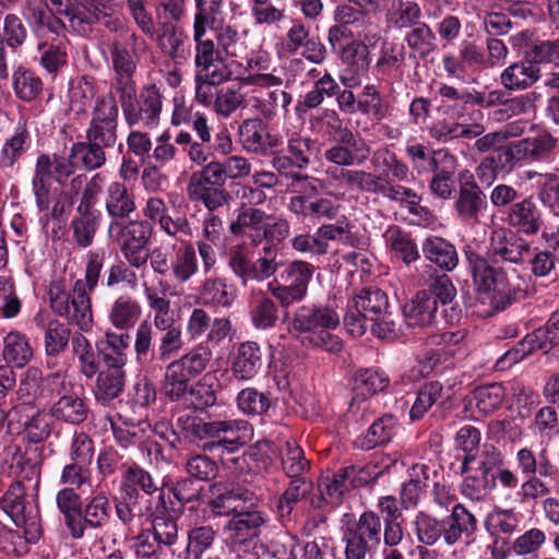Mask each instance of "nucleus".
<instances>
[{
	"instance_id": "obj_1",
	"label": "nucleus",
	"mask_w": 559,
	"mask_h": 559,
	"mask_svg": "<svg viewBox=\"0 0 559 559\" xmlns=\"http://www.w3.org/2000/svg\"><path fill=\"white\" fill-rule=\"evenodd\" d=\"M462 251L474 292L489 306V314L504 311L519 299L522 289L510 283L504 263L521 265L528 260L531 245L522 235L500 228L486 253L476 241L465 243Z\"/></svg>"
},
{
	"instance_id": "obj_2",
	"label": "nucleus",
	"mask_w": 559,
	"mask_h": 559,
	"mask_svg": "<svg viewBox=\"0 0 559 559\" xmlns=\"http://www.w3.org/2000/svg\"><path fill=\"white\" fill-rule=\"evenodd\" d=\"M343 320L347 332L355 337L364 335L368 328L381 340L392 341L401 333L386 293L374 286L364 287L348 300Z\"/></svg>"
},
{
	"instance_id": "obj_3",
	"label": "nucleus",
	"mask_w": 559,
	"mask_h": 559,
	"mask_svg": "<svg viewBox=\"0 0 559 559\" xmlns=\"http://www.w3.org/2000/svg\"><path fill=\"white\" fill-rule=\"evenodd\" d=\"M413 171L419 177H431L429 189L435 197L450 200L455 193L459 158L449 148H430L421 143L405 147Z\"/></svg>"
},
{
	"instance_id": "obj_4",
	"label": "nucleus",
	"mask_w": 559,
	"mask_h": 559,
	"mask_svg": "<svg viewBox=\"0 0 559 559\" xmlns=\"http://www.w3.org/2000/svg\"><path fill=\"white\" fill-rule=\"evenodd\" d=\"M212 357L207 347H198L170 361L164 373L160 393L171 403L182 406L191 388V380L200 376Z\"/></svg>"
},
{
	"instance_id": "obj_5",
	"label": "nucleus",
	"mask_w": 559,
	"mask_h": 559,
	"mask_svg": "<svg viewBox=\"0 0 559 559\" xmlns=\"http://www.w3.org/2000/svg\"><path fill=\"white\" fill-rule=\"evenodd\" d=\"M118 124L88 123L85 130V141H78L70 147V157L80 162L87 170L102 168L106 160V148H111L118 140Z\"/></svg>"
},
{
	"instance_id": "obj_6",
	"label": "nucleus",
	"mask_w": 559,
	"mask_h": 559,
	"mask_svg": "<svg viewBox=\"0 0 559 559\" xmlns=\"http://www.w3.org/2000/svg\"><path fill=\"white\" fill-rule=\"evenodd\" d=\"M0 508L22 527L28 542L37 543L43 536L39 507L26 500V488L21 480H13L0 497Z\"/></svg>"
},
{
	"instance_id": "obj_7",
	"label": "nucleus",
	"mask_w": 559,
	"mask_h": 559,
	"mask_svg": "<svg viewBox=\"0 0 559 559\" xmlns=\"http://www.w3.org/2000/svg\"><path fill=\"white\" fill-rule=\"evenodd\" d=\"M108 234L118 242L126 260L134 267H142L150 257L148 241L152 226L146 221L129 219L127 222L110 221Z\"/></svg>"
},
{
	"instance_id": "obj_8",
	"label": "nucleus",
	"mask_w": 559,
	"mask_h": 559,
	"mask_svg": "<svg viewBox=\"0 0 559 559\" xmlns=\"http://www.w3.org/2000/svg\"><path fill=\"white\" fill-rule=\"evenodd\" d=\"M381 535V519L372 510H365L358 520L348 521L344 532L346 559H366L380 545Z\"/></svg>"
},
{
	"instance_id": "obj_9",
	"label": "nucleus",
	"mask_w": 559,
	"mask_h": 559,
	"mask_svg": "<svg viewBox=\"0 0 559 559\" xmlns=\"http://www.w3.org/2000/svg\"><path fill=\"white\" fill-rule=\"evenodd\" d=\"M313 271V265L308 262H290L281 272L278 280L267 284L269 290L283 307H288L305 298Z\"/></svg>"
},
{
	"instance_id": "obj_10",
	"label": "nucleus",
	"mask_w": 559,
	"mask_h": 559,
	"mask_svg": "<svg viewBox=\"0 0 559 559\" xmlns=\"http://www.w3.org/2000/svg\"><path fill=\"white\" fill-rule=\"evenodd\" d=\"M504 465V456L500 449L491 443H484L478 451L479 475H466L461 484V492L472 501L485 499V488L493 486V477Z\"/></svg>"
},
{
	"instance_id": "obj_11",
	"label": "nucleus",
	"mask_w": 559,
	"mask_h": 559,
	"mask_svg": "<svg viewBox=\"0 0 559 559\" xmlns=\"http://www.w3.org/2000/svg\"><path fill=\"white\" fill-rule=\"evenodd\" d=\"M122 467L120 492L128 496L131 503L140 501L147 507H154L160 496L165 498L164 487H159L152 474L140 464L132 462L123 464Z\"/></svg>"
},
{
	"instance_id": "obj_12",
	"label": "nucleus",
	"mask_w": 559,
	"mask_h": 559,
	"mask_svg": "<svg viewBox=\"0 0 559 559\" xmlns=\"http://www.w3.org/2000/svg\"><path fill=\"white\" fill-rule=\"evenodd\" d=\"M160 88L155 84L144 85L134 99L122 107L126 122L132 127L142 122L145 127L153 128L158 124L163 107Z\"/></svg>"
},
{
	"instance_id": "obj_13",
	"label": "nucleus",
	"mask_w": 559,
	"mask_h": 559,
	"mask_svg": "<svg viewBox=\"0 0 559 559\" xmlns=\"http://www.w3.org/2000/svg\"><path fill=\"white\" fill-rule=\"evenodd\" d=\"M176 425L187 442L203 451L212 453L218 451L221 419L185 414L177 418Z\"/></svg>"
},
{
	"instance_id": "obj_14",
	"label": "nucleus",
	"mask_w": 559,
	"mask_h": 559,
	"mask_svg": "<svg viewBox=\"0 0 559 559\" xmlns=\"http://www.w3.org/2000/svg\"><path fill=\"white\" fill-rule=\"evenodd\" d=\"M340 314L330 305H302L294 313L292 328L298 333V338L319 333L325 329H336L340 325Z\"/></svg>"
},
{
	"instance_id": "obj_15",
	"label": "nucleus",
	"mask_w": 559,
	"mask_h": 559,
	"mask_svg": "<svg viewBox=\"0 0 559 559\" xmlns=\"http://www.w3.org/2000/svg\"><path fill=\"white\" fill-rule=\"evenodd\" d=\"M457 179L460 185L454 209L459 217L467 222H479V217L488 207L487 195L469 170L460 171Z\"/></svg>"
},
{
	"instance_id": "obj_16",
	"label": "nucleus",
	"mask_w": 559,
	"mask_h": 559,
	"mask_svg": "<svg viewBox=\"0 0 559 559\" xmlns=\"http://www.w3.org/2000/svg\"><path fill=\"white\" fill-rule=\"evenodd\" d=\"M507 229L519 235L536 236L544 226V214L533 195L516 201L504 212Z\"/></svg>"
},
{
	"instance_id": "obj_17",
	"label": "nucleus",
	"mask_w": 559,
	"mask_h": 559,
	"mask_svg": "<svg viewBox=\"0 0 559 559\" xmlns=\"http://www.w3.org/2000/svg\"><path fill=\"white\" fill-rule=\"evenodd\" d=\"M515 141L500 145L486 155L476 168L481 183L491 185L498 177L504 178L521 164Z\"/></svg>"
},
{
	"instance_id": "obj_18",
	"label": "nucleus",
	"mask_w": 559,
	"mask_h": 559,
	"mask_svg": "<svg viewBox=\"0 0 559 559\" xmlns=\"http://www.w3.org/2000/svg\"><path fill=\"white\" fill-rule=\"evenodd\" d=\"M535 47L532 41L525 45L523 59L507 67L501 75V84L510 91L526 90L542 76L540 64L544 62L533 57Z\"/></svg>"
},
{
	"instance_id": "obj_19",
	"label": "nucleus",
	"mask_w": 559,
	"mask_h": 559,
	"mask_svg": "<svg viewBox=\"0 0 559 559\" xmlns=\"http://www.w3.org/2000/svg\"><path fill=\"white\" fill-rule=\"evenodd\" d=\"M239 135L243 147L254 154H276L283 144L281 138L271 133L267 124L259 118L245 120L239 128Z\"/></svg>"
},
{
	"instance_id": "obj_20",
	"label": "nucleus",
	"mask_w": 559,
	"mask_h": 559,
	"mask_svg": "<svg viewBox=\"0 0 559 559\" xmlns=\"http://www.w3.org/2000/svg\"><path fill=\"white\" fill-rule=\"evenodd\" d=\"M515 144L521 163L549 164L559 152L557 138L546 130L516 140Z\"/></svg>"
},
{
	"instance_id": "obj_21",
	"label": "nucleus",
	"mask_w": 559,
	"mask_h": 559,
	"mask_svg": "<svg viewBox=\"0 0 559 559\" xmlns=\"http://www.w3.org/2000/svg\"><path fill=\"white\" fill-rule=\"evenodd\" d=\"M53 12L49 3L43 0H27L22 11L24 19L37 36L51 34L64 37L67 26Z\"/></svg>"
},
{
	"instance_id": "obj_22",
	"label": "nucleus",
	"mask_w": 559,
	"mask_h": 559,
	"mask_svg": "<svg viewBox=\"0 0 559 559\" xmlns=\"http://www.w3.org/2000/svg\"><path fill=\"white\" fill-rule=\"evenodd\" d=\"M112 508L106 492L99 491L84 501L75 540L83 539L87 531H103L110 523Z\"/></svg>"
},
{
	"instance_id": "obj_23",
	"label": "nucleus",
	"mask_w": 559,
	"mask_h": 559,
	"mask_svg": "<svg viewBox=\"0 0 559 559\" xmlns=\"http://www.w3.org/2000/svg\"><path fill=\"white\" fill-rule=\"evenodd\" d=\"M64 377L59 372L49 373L41 377V372L36 368H29L24 379L20 381L17 389V400L32 409L40 408V401L45 397V390L63 384Z\"/></svg>"
},
{
	"instance_id": "obj_24",
	"label": "nucleus",
	"mask_w": 559,
	"mask_h": 559,
	"mask_svg": "<svg viewBox=\"0 0 559 559\" xmlns=\"http://www.w3.org/2000/svg\"><path fill=\"white\" fill-rule=\"evenodd\" d=\"M211 490L214 495L209 501V507L216 515H230L231 516L240 511V509L249 507H258L259 497L249 490L248 488L236 486L231 488H225L224 491H219L218 484L211 486Z\"/></svg>"
},
{
	"instance_id": "obj_25",
	"label": "nucleus",
	"mask_w": 559,
	"mask_h": 559,
	"mask_svg": "<svg viewBox=\"0 0 559 559\" xmlns=\"http://www.w3.org/2000/svg\"><path fill=\"white\" fill-rule=\"evenodd\" d=\"M146 40L136 33H128L109 46L112 71H136L140 53L145 52Z\"/></svg>"
},
{
	"instance_id": "obj_26",
	"label": "nucleus",
	"mask_w": 559,
	"mask_h": 559,
	"mask_svg": "<svg viewBox=\"0 0 559 559\" xmlns=\"http://www.w3.org/2000/svg\"><path fill=\"white\" fill-rule=\"evenodd\" d=\"M368 46L361 40H352L346 49L336 56L347 68L342 72L340 79L348 87L360 84V78L368 73L370 67Z\"/></svg>"
},
{
	"instance_id": "obj_27",
	"label": "nucleus",
	"mask_w": 559,
	"mask_h": 559,
	"mask_svg": "<svg viewBox=\"0 0 559 559\" xmlns=\"http://www.w3.org/2000/svg\"><path fill=\"white\" fill-rule=\"evenodd\" d=\"M262 366L263 350L258 342H241L230 354V371L237 380L253 379Z\"/></svg>"
},
{
	"instance_id": "obj_28",
	"label": "nucleus",
	"mask_w": 559,
	"mask_h": 559,
	"mask_svg": "<svg viewBox=\"0 0 559 559\" xmlns=\"http://www.w3.org/2000/svg\"><path fill=\"white\" fill-rule=\"evenodd\" d=\"M240 509L234 514L226 524V530L230 532V538L235 543L243 544L260 535L261 527L267 522L269 518L265 512L257 510V507Z\"/></svg>"
},
{
	"instance_id": "obj_29",
	"label": "nucleus",
	"mask_w": 559,
	"mask_h": 559,
	"mask_svg": "<svg viewBox=\"0 0 559 559\" xmlns=\"http://www.w3.org/2000/svg\"><path fill=\"white\" fill-rule=\"evenodd\" d=\"M399 427L400 423L395 415L391 413L383 414L355 439L354 447L361 451L385 447L396 436Z\"/></svg>"
},
{
	"instance_id": "obj_30",
	"label": "nucleus",
	"mask_w": 559,
	"mask_h": 559,
	"mask_svg": "<svg viewBox=\"0 0 559 559\" xmlns=\"http://www.w3.org/2000/svg\"><path fill=\"white\" fill-rule=\"evenodd\" d=\"M389 385L390 378L381 368H358L352 378V404L367 401L383 392Z\"/></svg>"
},
{
	"instance_id": "obj_31",
	"label": "nucleus",
	"mask_w": 559,
	"mask_h": 559,
	"mask_svg": "<svg viewBox=\"0 0 559 559\" xmlns=\"http://www.w3.org/2000/svg\"><path fill=\"white\" fill-rule=\"evenodd\" d=\"M445 525V544L455 545L462 537L473 538L477 532L478 521L475 514L463 503H454L449 515L443 518Z\"/></svg>"
},
{
	"instance_id": "obj_32",
	"label": "nucleus",
	"mask_w": 559,
	"mask_h": 559,
	"mask_svg": "<svg viewBox=\"0 0 559 559\" xmlns=\"http://www.w3.org/2000/svg\"><path fill=\"white\" fill-rule=\"evenodd\" d=\"M438 306L436 297L417 292L403 307V316L411 328H428L436 323Z\"/></svg>"
},
{
	"instance_id": "obj_33",
	"label": "nucleus",
	"mask_w": 559,
	"mask_h": 559,
	"mask_svg": "<svg viewBox=\"0 0 559 559\" xmlns=\"http://www.w3.org/2000/svg\"><path fill=\"white\" fill-rule=\"evenodd\" d=\"M217 444L219 454L235 453L253 437L252 425L245 419H221Z\"/></svg>"
},
{
	"instance_id": "obj_34",
	"label": "nucleus",
	"mask_w": 559,
	"mask_h": 559,
	"mask_svg": "<svg viewBox=\"0 0 559 559\" xmlns=\"http://www.w3.org/2000/svg\"><path fill=\"white\" fill-rule=\"evenodd\" d=\"M299 546V538L286 530L269 532L260 544L255 545L271 559H300L297 551Z\"/></svg>"
},
{
	"instance_id": "obj_35",
	"label": "nucleus",
	"mask_w": 559,
	"mask_h": 559,
	"mask_svg": "<svg viewBox=\"0 0 559 559\" xmlns=\"http://www.w3.org/2000/svg\"><path fill=\"white\" fill-rule=\"evenodd\" d=\"M421 251L427 261L443 272H452L459 264L455 246L439 236H428L421 242Z\"/></svg>"
},
{
	"instance_id": "obj_36",
	"label": "nucleus",
	"mask_w": 559,
	"mask_h": 559,
	"mask_svg": "<svg viewBox=\"0 0 559 559\" xmlns=\"http://www.w3.org/2000/svg\"><path fill=\"white\" fill-rule=\"evenodd\" d=\"M207 25L194 24L195 40V67L197 72H211L213 69L226 68L221 55V48H216L214 39L207 33Z\"/></svg>"
},
{
	"instance_id": "obj_37",
	"label": "nucleus",
	"mask_w": 559,
	"mask_h": 559,
	"mask_svg": "<svg viewBox=\"0 0 559 559\" xmlns=\"http://www.w3.org/2000/svg\"><path fill=\"white\" fill-rule=\"evenodd\" d=\"M423 8L415 0H390L385 11L388 27L399 32L408 31L423 22Z\"/></svg>"
},
{
	"instance_id": "obj_38",
	"label": "nucleus",
	"mask_w": 559,
	"mask_h": 559,
	"mask_svg": "<svg viewBox=\"0 0 559 559\" xmlns=\"http://www.w3.org/2000/svg\"><path fill=\"white\" fill-rule=\"evenodd\" d=\"M74 490V488H61L56 495V507L61 515L62 524L74 539L78 533V523L81 522V515L85 499Z\"/></svg>"
},
{
	"instance_id": "obj_39",
	"label": "nucleus",
	"mask_w": 559,
	"mask_h": 559,
	"mask_svg": "<svg viewBox=\"0 0 559 559\" xmlns=\"http://www.w3.org/2000/svg\"><path fill=\"white\" fill-rule=\"evenodd\" d=\"M153 524L152 534L163 546L170 547L177 543L178 525L177 520L170 515L166 499L160 496L147 515Z\"/></svg>"
},
{
	"instance_id": "obj_40",
	"label": "nucleus",
	"mask_w": 559,
	"mask_h": 559,
	"mask_svg": "<svg viewBox=\"0 0 559 559\" xmlns=\"http://www.w3.org/2000/svg\"><path fill=\"white\" fill-rule=\"evenodd\" d=\"M109 9H93V12H86L84 14L73 15L70 19V27L72 31L80 36H88L93 32L98 29V26H104L110 32H118L121 27V21L114 16Z\"/></svg>"
},
{
	"instance_id": "obj_41",
	"label": "nucleus",
	"mask_w": 559,
	"mask_h": 559,
	"mask_svg": "<svg viewBox=\"0 0 559 559\" xmlns=\"http://www.w3.org/2000/svg\"><path fill=\"white\" fill-rule=\"evenodd\" d=\"M105 207L111 221L129 219L136 209L134 195L129 192L123 182L114 181L107 188Z\"/></svg>"
},
{
	"instance_id": "obj_42",
	"label": "nucleus",
	"mask_w": 559,
	"mask_h": 559,
	"mask_svg": "<svg viewBox=\"0 0 559 559\" xmlns=\"http://www.w3.org/2000/svg\"><path fill=\"white\" fill-rule=\"evenodd\" d=\"M236 403L242 414L253 417H271L276 407L270 392H262L251 386L238 392Z\"/></svg>"
},
{
	"instance_id": "obj_43",
	"label": "nucleus",
	"mask_w": 559,
	"mask_h": 559,
	"mask_svg": "<svg viewBox=\"0 0 559 559\" xmlns=\"http://www.w3.org/2000/svg\"><path fill=\"white\" fill-rule=\"evenodd\" d=\"M312 483L304 477L292 478L288 487L281 495L276 504L278 521L283 526H287L292 521V513L296 504L304 500L312 491Z\"/></svg>"
},
{
	"instance_id": "obj_44",
	"label": "nucleus",
	"mask_w": 559,
	"mask_h": 559,
	"mask_svg": "<svg viewBox=\"0 0 559 559\" xmlns=\"http://www.w3.org/2000/svg\"><path fill=\"white\" fill-rule=\"evenodd\" d=\"M96 381L93 388V394L96 402L102 405H108L118 399L126 386V370H100L96 373Z\"/></svg>"
},
{
	"instance_id": "obj_45",
	"label": "nucleus",
	"mask_w": 559,
	"mask_h": 559,
	"mask_svg": "<svg viewBox=\"0 0 559 559\" xmlns=\"http://www.w3.org/2000/svg\"><path fill=\"white\" fill-rule=\"evenodd\" d=\"M233 151V141L227 129L221 128L214 134V144L193 142L188 150L190 159L197 165H203L217 155L226 156Z\"/></svg>"
},
{
	"instance_id": "obj_46",
	"label": "nucleus",
	"mask_w": 559,
	"mask_h": 559,
	"mask_svg": "<svg viewBox=\"0 0 559 559\" xmlns=\"http://www.w3.org/2000/svg\"><path fill=\"white\" fill-rule=\"evenodd\" d=\"M50 412L51 416L57 420L80 425L87 419L90 408L83 397L71 392L60 396L52 405Z\"/></svg>"
},
{
	"instance_id": "obj_47",
	"label": "nucleus",
	"mask_w": 559,
	"mask_h": 559,
	"mask_svg": "<svg viewBox=\"0 0 559 559\" xmlns=\"http://www.w3.org/2000/svg\"><path fill=\"white\" fill-rule=\"evenodd\" d=\"M438 95L441 97L442 103L453 102L454 104L448 106L447 112L452 111V115L457 119L464 116L468 105H483L485 103V94L475 90L469 91L466 87L457 88L452 85L440 83L438 87Z\"/></svg>"
},
{
	"instance_id": "obj_48",
	"label": "nucleus",
	"mask_w": 559,
	"mask_h": 559,
	"mask_svg": "<svg viewBox=\"0 0 559 559\" xmlns=\"http://www.w3.org/2000/svg\"><path fill=\"white\" fill-rule=\"evenodd\" d=\"M384 238L390 250L406 265L419 260V249L411 233L397 225H391L385 230Z\"/></svg>"
},
{
	"instance_id": "obj_49",
	"label": "nucleus",
	"mask_w": 559,
	"mask_h": 559,
	"mask_svg": "<svg viewBox=\"0 0 559 559\" xmlns=\"http://www.w3.org/2000/svg\"><path fill=\"white\" fill-rule=\"evenodd\" d=\"M404 41L408 49L420 60L427 59L438 50V37L432 27L420 22L405 33Z\"/></svg>"
},
{
	"instance_id": "obj_50",
	"label": "nucleus",
	"mask_w": 559,
	"mask_h": 559,
	"mask_svg": "<svg viewBox=\"0 0 559 559\" xmlns=\"http://www.w3.org/2000/svg\"><path fill=\"white\" fill-rule=\"evenodd\" d=\"M76 164L80 165V162H75L70 155L64 157L57 154L41 153L36 159L35 167L41 173H47L45 176L49 180L52 179L63 186L74 174Z\"/></svg>"
},
{
	"instance_id": "obj_51",
	"label": "nucleus",
	"mask_w": 559,
	"mask_h": 559,
	"mask_svg": "<svg viewBox=\"0 0 559 559\" xmlns=\"http://www.w3.org/2000/svg\"><path fill=\"white\" fill-rule=\"evenodd\" d=\"M3 359L17 368L25 367L33 358L28 337L20 331H11L3 337Z\"/></svg>"
},
{
	"instance_id": "obj_52",
	"label": "nucleus",
	"mask_w": 559,
	"mask_h": 559,
	"mask_svg": "<svg viewBox=\"0 0 559 559\" xmlns=\"http://www.w3.org/2000/svg\"><path fill=\"white\" fill-rule=\"evenodd\" d=\"M12 85L16 97L25 103L35 100L44 88L41 78L34 70L23 66L13 71Z\"/></svg>"
},
{
	"instance_id": "obj_53",
	"label": "nucleus",
	"mask_w": 559,
	"mask_h": 559,
	"mask_svg": "<svg viewBox=\"0 0 559 559\" xmlns=\"http://www.w3.org/2000/svg\"><path fill=\"white\" fill-rule=\"evenodd\" d=\"M140 317L141 306L138 300L129 295L118 297L108 314L109 321L115 328L126 331L133 328Z\"/></svg>"
},
{
	"instance_id": "obj_54",
	"label": "nucleus",
	"mask_w": 559,
	"mask_h": 559,
	"mask_svg": "<svg viewBox=\"0 0 559 559\" xmlns=\"http://www.w3.org/2000/svg\"><path fill=\"white\" fill-rule=\"evenodd\" d=\"M289 210L304 217L314 218H333L336 215V209L329 199L311 200L307 195L293 197L288 204Z\"/></svg>"
},
{
	"instance_id": "obj_55",
	"label": "nucleus",
	"mask_w": 559,
	"mask_h": 559,
	"mask_svg": "<svg viewBox=\"0 0 559 559\" xmlns=\"http://www.w3.org/2000/svg\"><path fill=\"white\" fill-rule=\"evenodd\" d=\"M230 72L227 68L213 69L211 72H197L195 74V98L203 105L214 103L217 95V86L229 79Z\"/></svg>"
},
{
	"instance_id": "obj_56",
	"label": "nucleus",
	"mask_w": 559,
	"mask_h": 559,
	"mask_svg": "<svg viewBox=\"0 0 559 559\" xmlns=\"http://www.w3.org/2000/svg\"><path fill=\"white\" fill-rule=\"evenodd\" d=\"M357 112L381 121L389 116L390 105L376 85L367 84L358 95Z\"/></svg>"
},
{
	"instance_id": "obj_57",
	"label": "nucleus",
	"mask_w": 559,
	"mask_h": 559,
	"mask_svg": "<svg viewBox=\"0 0 559 559\" xmlns=\"http://www.w3.org/2000/svg\"><path fill=\"white\" fill-rule=\"evenodd\" d=\"M81 284H74L71 297V312L66 318L71 324L78 325L82 331H88L92 328L93 314L90 292L80 288Z\"/></svg>"
},
{
	"instance_id": "obj_58",
	"label": "nucleus",
	"mask_w": 559,
	"mask_h": 559,
	"mask_svg": "<svg viewBox=\"0 0 559 559\" xmlns=\"http://www.w3.org/2000/svg\"><path fill=\"white\" fill-rule=\"evenodd\" d=\"M234 293L223 278H206L199 288L198 301L204 306L229 307Z\"/></svg>"
},
{
	"instance_id": "obj_59",
	"label": "nucleus",
	"mask_w": 559,
	"mask_h": 559,
	"mask_svg": "<svg viewBox=\"0 0 559 559\" xmlns=\"http://www.w3.org/2000/svg\"><path fill=\"white\" fill-rule=\"evenodd\" d=\"M31 145V134L26 127L15 128L12 135L1 146V167L12 168Z\"/></svg>"
},
{
	"instance_id": "obj_60",
	"label": "nucleus",
	"mask_w": 559,
	"mask_h": 559,
	"mask_svg": "<svg viewBox=\"0 0 559 559\" xmlns=\"http://www.w3.org/2000/svg\"><path fill=\"white\" fill-rule=\"evenodd\" d=\"M164 490L167 489L181 506L200 503L204 496V486L190 475L176 480H164Z\"/></svg>"
},
{
	"instance_id": "obj_61",
	"label": "nucleus",
	"mask_w": 559,
	"mask_h": 559,
	"mask_svg": "<svg viewBox=\"0 0 559 559\" xmlns=\"http://www.w3.org/2000/svg\"><path fill=\"white\" fill-rule=\"evenodd\" d=\"M37 326L45 329V352L48 357H57L62 354L69 345L70 330L60 321L52 319L43 324V320L35 318Z\"/></svg>"
},
{
	"instance_id": "obj_62",
	"label": "nucleus",
	"mask_w": 559,
	"mask_h": 559,
	"mask_svg": "<svg viewBox=\"0 0 559 559\" xmlns=\"http://www.w3.org/2000/svg\"><path fill=\"white\" fill-rule=\"evenodd\" d=\"M39 64L52 78L68 67V50L63 41L49 44L47 41L38 45Z\"/></svg>"
},
{
	"instance_id": "obj_63",
	"label": "nucleus",
	"mask_w": 559,
	"mask_h": 559,
	"mask_svg": "<svg viewBox=\"0 0 559 559\" xmlns=\"http://www.w3.org/2000/svg\"><path fill=\"white\" fill-rule=\"evenodd\" d=\"M160 40L163 52L176 63H183L190 57V38L181 29L175 26L167 28Z\"/></svg>"
},
{
	"instance_id": "obj_64",
	"label": "nucleus",
	"mask_w": 559,
	"mask_h": 559,
	"mask_svg": "<svg viewBox=\"0 0 559 559\" xmlns=\"http://www.w3.org/2000/svg\"><path fill=\"white\" fill-rule=\"evenodd\" d=\"M472 394L477 411L486 416L501 407L506 390L501 383L492 382L477 386Z\"/></svg>"
}]
</instances>
